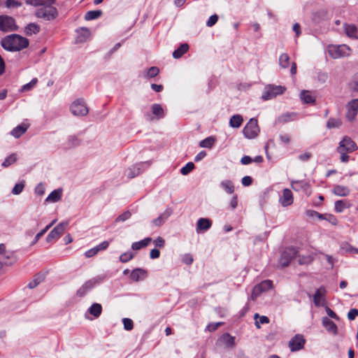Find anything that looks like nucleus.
<instances>
[{
    "mask_svg": "<svg viewBox=\"0 0 358 358\" xmlns=\"http://www.w3.org/2000/svg\"><path fill=\"white\" fill-rule=\"evenodd\" d=\"M358 316V310L355 308L351 309L348 313V318L350 320H353Z\"/></svg>",
    "mask_w": 358,
    "mask_h": 358,
    "instance_id": "nucleus-64",
    "label": "nucleus"
},
{
    "mask_svg": "<svg viewBox=\"0 0 358 358\" xmlns=\"http://www.w3.org/2000/svg\"><path fill=\"white\" fill-rule=\"evenodd\" d=\"M294 116V113H285V114H283L282 115H280L279 117H278V121L280 122H287L288 121H290V120H293V117Z\"/></svg>",
    "mask_w": 358,
    "mask_h": 358,
    "instance_id": "nucleus-53",
    "label": "nucleus"
},
{
    "mask_svg": "<svg viewBox=\"0 0 358 358\" xmlns=\"http://www.w3.org/2000/svg\"><path fill=\"white\" fill-rule=\"evenodd\" d=\"M17 157L15 153L11 154L2 163V166L6 168L12 165L17 161Z\"/></svg>",
    "mask_w": 358,
    "mask_h": 358,
    "instance_id": "nucleus-44",
    "label": "nucleus"
},
{
    "mask_svg": "<svg viewBox=\"0 0 358 358\" xmlns=\"http://www.w3.org/2000/svg\"><path fill=\"white\" fill-rule=\"evenodd\" d=\"M279 65L282 69H286L289 65V57L286 53H282L279 57Z\"/></svg>",
    "mask_w": 358,
    "mask_h": 358,
    "instance_id": "nucleus-41",
    "label": "nucleus"
},
{
    "mask_svg": "<svg viewBox=\"0 0 358 358\" xmlns=\"http://www.w3.org/2000/svg\"><path fill=\"white\" fill-rule=\"evenodd\" d=\"M152 112L157 119H161L164 116V111L160 104L155 103L152 106Z\"/></svg>",
    "mask_w": 358,
    "mask_h": 358,
    "instance_id": "nucleus-35",
    "label": "nucleus"
},
{
    "mask_svg": "<svg viewBox=\"0 0 358 358\" xmlns=\"http://www.w3.org/2000/svg\"><path fill=\"white\" fill-rule=\"evenodd\" d=\"M273 282L271 280H266L262 281L261 283H259L258 285L255 286L254 288L255 292H265L266 290H268L272 287Z\"/></svg>",
    "mask_w": 358,
    "mask_h": 358,
    "instance_id": "nucleus-28",
    "label": "nucleus"
},
{
    "mask_svg": "<svg viewBox=\"0 0 358 358\" xmlns=\"http://www.w3.org/2000/svg\"><path fill=\"white\" fill-rule=\"evenodd\" d=\"M347 112L345 117L349 121L355 120L358 112V99H352L346 106Z\"/></svg>",
    "mask_w": 358,
    "mask_h": 358,
    "instance_id": "nucleus-12",
    "label": "nucleus"
},
{
    "mask_svg": "<svg viewBox=\"0 0 358 358\" xmlns=\"http://www.w3.org/2000/svg\"><path fill=\"white\" fill-rule=\"evenodd\" d=\"M150 165V163L149 162L136 164L127 169V176L129 178H134L142 173Z\"/></svg>",
    "mask_w": 358,
    "mask_h": 358,
    "instance_id": "nucleus-9",
    "label": "nucleus"
},
{
    "mask_svg": "<svg viewBox=\"0 0 358 358\" xmlns=\"http://www.w3.org/2000/svg\"><path fill=\"white\" fill-rule=\"evenodd\" d=\"M27 4L41 6L36 12L37 17L43 18L45 20H54L57 15V10L52 5L55 0H26Z\"/></svg>",
    "mask_w": 358,
    "mask_h": 358,
    "instance_id": "nucleus-1",
    "label": "nucleus"
},
{
    "mask_svg": "<svg viewBox=\"0 0 358 358\" xmlns=\"http://www.w3.org/2000/svg\"><path fill=\"white\" fill-rule=\"evenodd\" d=\"M102 14L101 10H90L88 11L85 16V19L86 20H92L99 17Z\"/></svg>",
    "mask_w": 358,
    "mask_h": 358,
    "instance_id": "nucleus-45",
    "label": "nucleus"
},
{
    "mask_svg": "<svg viewBox=\"0 0 358 358\" xmlns=\"http://www.w3.org/2000/svg\"><path fill=\"white\" fill-rule=\"evenodd\" d=\"M122 322L124 324V328L127 331H131L134 328V322L132 320L129 318H124L122 320Z\"/></svg>",
    "mask_w": 358,
    "mask_h": 358,
    "instance_id": "nucleus-55",
    "label": "nucleus"
},
{
    "mask_svg": "<svg viewBox=\"0 0 358 358\" xmlns=\"http://www.w3.org/2000/svg\"><path fill=\"white\" fill-rule=\"evenodd\" d=\"M65 226L66 224L64 223H60L56 226L48 235L46 241L48 242H52L60 238L64 232Z\"/></svg>",
    "mask_w": 358,
    "mask_h": 358,
    "instance_id": "nucleus-15",
    "label": "nucleus"
},
{
    "mask_svg": "<svg viewBox=\"0 0 358 358\" xmlns=\"http://www.w3.org/2000/svg\"><path fill=\"white\" fill-rule=\"evenodd\" d=\"M350 207V203L346 200H338L335 202L334 209L337 213H342L345 208Z\"/></svg>",
    "mask_w": 358,
    "mask_h": 358,
    "instance_id": "nucleus-34",
    "label": "nucleus"
},
{
    "mask_svg": "<svg viewBox=\"0 0 358 358\" xmlns=\"http://www.w3.org/2000/svg\"><path fill=\"white\" fill-rule=\"evenodd\" d=\"M220 185L224 190V192L229 194H234L235 191L234 185L230 180H222Z\"/></svg>",
    "mask_w": 358,
    "mask_h": 358,
    "instance_id": "nucleus-30",
    "label": "nucleus"
},
{
    "mask_svg": "<svg viewBox=\"0 0 358 358\" xmlns=\"http://www.w3.org/2000/svg\"><path fill=\"white\" fill-rule=\"evenodd\" d=\"M24 187V181L17 183L13 188L12 193L15 195L20 194L23 191Z\"/></svg>",
    "mask_w": 358,
    "mask_h": 358,
    "instance_id": "nucleus-51",
    "label": "nucleus"
},
{
    "mask_svg": "<svg viewBox=\"0 0 358 358\" xmlns=\"http://www.w3.org/2000/svg\"><path fill=\"white\" fill-rule=\"evenodd\" d=\"M90 36V31L87 28H80L78 30V36H76L77 43H83Z\"/></svg>",
    "mask_w": 358,
    "mask_h": 358,
    "instance_id": "nucleus-24",
    "label": "nucleus"
},
{
    "mask_svg": "<svg viewBox=\"0 0 358 358\" xmlns=\"http://www.w3.org/2000/svg\"><path fill=\"white\" fill-rule=\"evenodd\" d=\"M44 279V275L43 274H36L33 280H31L28 286L30 289H33L34 287H36L41 282H42Z\"/></svg>",
    "mask_w": 358,
    "mask_h": 358,
    "instance_id": "nucleus-42",
    "label": "nucleus"
},
{
    "mask_svg": "<svg viewBox=\"0 0 358 358\" xmlns=\"http://www.w3.org/2000/svg\"><path fill=\"white\" fill-rule=\"evenodd\" d=\"M327 51L329 56L333 59H339L348 57L351 53V49L350 47L345 44L329 45L327 48Z\"/></svg>",
    "mask_w": 358,
    "mask_h": 358,
    "instance_id": "nucleus-4",
    "label": "nucleus"
},
{
    "mask_svg": "<svg viewBox=\"0 0 358 358\" xmlns=\"http://www.w3.org/2000/svg\"><path fill=\"white\" fill-rule=\"evenodd\" d=\"M2 47L9 51H19L29 45L27 38L17 34H11L1 41Z\"/></svg>",
    "mask_w": 358,
    "mask_h": 358,
    "instance_id": "nucleus-2",
    "label": "nucleus"
},
{
    "mask_svg": "<svg viewBox=\"0 0 358 358\" xmlns=\"http://www.w3.org/2000/svg\"><path fill=\"white\" fill-rule=\"evenodd\" d=\"M342 125L341 119L338 117H330L327 122L326 127L329 129H339Z\"/></svg>",
    "mask_w": 358,
    "mask_h": 358,
    "instance_id": "nucleus-26",
    "label": "nucleus"
},
{
    "mask_svg": "<svg viewBox=\"0 0 358 358\" xmlns=\"http://www.w3.org/2000/svg\"><path fill=\"white\" fill-rule=\"evenodd\" d=\"M222 339L223 342L228 346H233L235 344V338L229 334H225L222 336Z\"/></svg>",
    "mask_w": 358,
    "mask_h": 358,
    "instance_id": "nucleus-48",
    "label": "nucleus"
},
{
    "mask_svg": "<svg viewBox=\"0 0 358 358\" xmlns=\"http://www.w3.org/2000/svg\"><path fill=\"white\" fill-rule=\"evenodd\" d=\"M55 222V221H53L52 223L47 225L43 230L38 232L35 236L34 243H36L46 233V231L52 226V224Z\"/></svg>",
    "mask_w": 358,
    "mask_h": 358,
    "instance_id": "nucleus-52",
    "label": "nucleus"
},
{
    "mask_svg": "<svg viewBox=\"0 0 358 358\" xmlns=\"http://www.w3.org/2000/svg\"><path fill=\"white\" fill-rule=\"evenodd\" d=\"M349 86L351 90L358 92V73L355 75L353 80L350 83Z\"/></svg>",
    "mask_w": 358,
    "mask_h": 358,
    "instance_id": "nucleus-54",
    "label": "nucleus"
},
{
    "mask_svg": "<svg viewBox=\"0 0 358 358\" xmlns=\"http://www.w3.org/2000/svg\"><path fill=\"white\" fill-rule=\"evenodd\" d=\"M147 277V272L142 268H135L134 269L130 275L131 279L134 281H138L141 280H144Z\"/></svg>",
    "mask_w": 358,
    "mask_h": 358,
    "instance_id": "nucleus-21",
    "label": "nucleus"
},
{
    "mask_svg": "<svg viewBox=\"0 0 358 358\" xmlns=\"http://www.w3.org/2000/svg\"><path fill=\"white\" fill-rule=\"evenodd\" d=\"M171 210L170 209H166L164 213H162L158 217L154 219L151 224L155 227H160L162 226L166 220L169 218V217L171 215Z\"/></svg>",
    "mask_w": 358,
    "mask_h": 358,
    "instance_id": "nucleus-18",
    "label": "nucleus"
},
{
    "mask_svg": "<svg viewBox=\"0 0 358 358\" xmlns=\"http://www.w3.org/2000/svg\"><path fill=\"white\" fill-rule=\"evenodd\" d=\"M357 150V144L348 136H345L340 141L339 145L337 148V151L341 155V161L344 163L348 162L350 159L348 153H351Z\"/></svg>",
    "mask_w": 358,
    "mask_h": 358,
    "instance_id": "nucleus-3",
    "label": "nucleus"
},
{
    "mask_svg": "<svg viewBox=\"0 0 358 358\" xmlns=\"http://www.w3.org/2000/svg\"><path fill=\"white\" fill-rule=\"evenodd\" d=\"M188 44H181L180 46L173 52V57L175 59H179L188 50Z\"/></svg>",
    "mask_w": 358,
    "mask_h": 358,
    "instance_id": "nucleus-33",
    "label": "nucleus"
},
{
    "mask_svg": "<svg viewBox=\"0 0 358 358\" xmlns=\"http://www.w3.org/2000/svg\"><path fill=\"white\" fill-rule=\"evenodd\" d=\"M298 257H299L298 262L301 265L309 264L314 259V257H313V256L312 255H306V256H304V255H299Z\"/></svg>",
    "mask_w": 358,
    "mask_h": 358,
    "instance_id": "nucleus-43",
    "label": "nucleus"
},
{
    "mask_svg": "<svg viewBox=\"0 0 358 358\" xmlns=\"http://www.w3.org/2000/svg\"><path fill=\"white\" fill-rule=\"evenodd\" d=\"M215 142V138L213 136H210L205 138L204 140L201 141L199 145L202 148H211L214 145Z\"/></svg>",
    "mask_w": 358,
    "mask_h": 358,
    "instance_id": "nucleus-40",
    "label": "nucleus"
},
{
    "mask_svg": "<svg viewBox=\"0 0 358 358\" xmlns=\"http://www.w3.org/2000/svg\"><path fill=\"white\" fill-rule=\"evenodd\" d=\"M306 214L308 217H316L320 220H325L334 226L338 223L336 217L332 214H321L313 210H306Z\"/></svg>",
    "mask_w": 358,
    "mask_h": 358,
    "instance_id": "nucleus-11",
    "label": "nucleus"
},
{
    "mask_svg": "<svg viewBox=\"0 0 358 358\" xmlns=\"http://www.w3.org/2000/svg\"><path fill=\"white\" fill-rule=\"evenodd\" d=\"M102 278L98 276L94 278H92L87 281H86L77 291V296L80 297L84 296L87 294L91 289H92L95 285L100 283L102 281Z\"/></svg>",
    "mask_w": 358,
    "mask_h": 358,
    "instance_id": "nucleus-8",
    "label": "nucleus"
},
{
    "mask_svg": "<svg viewBox=\"0 0 358 358\" xmlns=\"http://www.w3.org/2000/svg\"><path fill=\"white\" fill-rule=\"evenodd\" d=\"M131 215V213L130 211L127 210L122 214H120L117 218L116 222H124L125 220H128Z\"/></svg>",
    "mask_w": 358,
    "mask_h": 358,
    "instance_id": "nucleus-56",
    "label": "nucleus"
},
{
    "mask_svg": "<svg viewBox=\"0 0 358 358\" xmlns=\"http://www.w3.org/2000/svg\"><path fill=\"white\" fill-rule=\"evenodd\" d=\"M212 222L207 218H200L198 220L196 223V231L200 233L201 231H207L210 228Z\"/></svg>",
    "mask_w": 358,
    "mask_h": 358,
    "instance_id": "nucleus-19",
    "label": "nucleus"
},
{
    "mask_svg": "<svg viewBox=\"0 0 358 358\" xmlns=\"http://www.w3.org/2000/svg\"><path fill=\"white\" fill-rule=\"evenodd\" d=\"M301 99L306 103H311L315 102V98L312 96L309 91L303 90L300 94Z\"/></svg>",
    "mask_w": 358,
    "mask_h": 358,
    "instance_id": "nucleus-38",
    "label": "nucleus"
},
{
    "mask_svg": "<svg viewBox=\"0 0 358 358\" xmlns=\"http://www.w3.org/2000/svg\"><path fill=\"white\" fill-rule=\"evenodd\" d=\"M238 206V196L236 194H234L230 202H229V208L231 210H235Z\"/></svg>",
    "mask_w": 358,
    "mask_h": 358,
    "instance_id": "nucleus-59",
    "label": "nucleus"
},
{
    "mask_svg": "<svg viewBox=\"0 0 358 358\" xmlns=\"http://www.w3.org/2000/svg\"><path fill=\"white\" fill-rule=\"evenodd\" d=\"M259 132L257 120L251 118L243 129V134H258Z\"/></svg>",
    "mask_w": 358,
    "mask_h": 358,
    "instance_id": "nucleus-17",
    "label": "nucleus"
},
{
    "mask_svg": "<svg viewBox=\"0 0 358 358\" xmlns=\"http://www.w3.org/2000/svg\"><path fill=\"white\" fill-rule=\"evenodd\" d=\"M194 169V164L192 162H188L185 166L180 169V173L183 176L189 173Z\"/></svg>",
    "mask_w": 358,
    "mask_h": 358,
    "instance_id": "nucleus-50",
    "label": "nucleus"
},
{
    "mask_svg": "<svg viewBox=\"0 0 358 358\" xmlns=\"http://www.w3.org/2000/svg\"><path fill=\"white\" fill-rule=\"evenodd\" d=\"M38 83V80L37 78H34L32 79L29 83L27 84H25L24 85L21 89H20V92H28V91H30L33 89V87L34 86H36V85Z\"/></svg>",
    "mask_w": 358,
    "mask_h": 358,
    "instance_id": "nucleus-47",
    "label": "nucleus"
},
{
    "mask_svg": "<svg viewBox=\"0 0 358 358\" xmlns=\"http://www.w3.org/2000/svg\"><path fill=\"white\" fill-rule=\"evenodd\" d=\"M327 11L324 9H321L314 13L313 15V20L315 23H319L322 20H324L327 18Z\"/></svg>",
    "mask_w": 358,
    "mask_h": 358,
    "instance_id": "nucleus-31",
    "label": "nucleus"
},
{
    "mask_svg": "<svg viewBox=\"0 0 358 358\" xmlns=\"http://www.w3.org/2000/svg\"><path fill=\"white\" fill-rule=\"evenodd\" d=\"M17 26L15 20L8 15L0 16V30L7 32L15 30Z\"/></svg>",
    "mask_w": 358,
    "mask_h": 358,
    "instance_id": "nucleus-10",
    "label": "nucleus"
},
{
    "mask_svg": "<svg viewBox=\"0 0 358 358\" xmlns=\"http://www.w3.org/2000/svg\"><path fill=\"white\" fill-rule=\"evenodd\" d=\"M294 201V196L289 189H284L282 195L279 198V202L283 207L291 206Z\"/></svg>",
    "mask_w": 358,
    "mask_h": 358,
    "instance_id": "nucleus-16",
    "label": "nucleus"
},
{
    "mask_svg": "<svg viewBox=\"0 0 358 358\" xmlns=\"http://www.w3.org/2000/svg\"><path fill=\"white\" fill-rule=\"evenodd\" d=\"M71 113L75 116H85L88 112V108L83 99L75 100L70 106Z\"/></svg>",
    "mask_w": 358,
    "mask_h": 358,
    "instance_id": "nucleus-6",
    "label": "nucleus"
},
{
    "mask_svg": "<svg viewBox=\"0 0 358 358\" xmlns=\"http://www.w3.org/2000/svg\"><path fill=\"white\" fill-rule=\"evenodd\" d=\"M345 34L351 38H357V29L354 24H345L343 25Z\"/></svg>",
    "mask_w": 358,
    "mask_h": 358,
    "instance_id": "nucleus-27",
    "label": "nucleus"
},
{
    "mask_svg": "<svg viewBox=\"0 0 358 358\" xmlns=\"http://www.w3.org/2000/svg\"><path fill=\"white\" fill-rule=\"evenodd\" d=\"M327 291L324 287L322 286L317 289L313 295V302L317 307L324 306L326 303L325 295Z\"/></svg>",
    "mask_w": 358,
    "mask_h": 358,
    "instance_id": "nucleus-14",
    "label": "nucleus"
},
{
    "mask_svg": "<svg viewBox=\"0 0 358 358\" xmlns=\"http://www.w3.org/2000/svg\"><path fill=\"white\" fill-rule=\"evenodd\" d=\"M22 3L16 0H6V6L7 8L20 7Z\"/></svg>",
    "mask_w": 358,
    "mask_h": 358,
    "instance_id": "nucleus-58",
    "label": "nucleus"
},
{
    "mask_svg": "<svg viewBox=\"0 0 358 358\" xmlns=\"http://www.w3.org/2000/svg\"><path fill=\"white\" fill-rule=\"evenodd\" d=\"M87 313L97 318L102 313V306L100 303H94L88 308Z\"/></svg>",
    "mask_w": 358,
    "mask_h": 358,
    "instance_id": "nucleus-29",
    "label": "nucleus"
},
{
    "mask_svg": "<svg viewBox=\"0 0 358 358\" xmlns=\"http://www.w3.org/2000/svg\"><path fill=\"white\" fill-rule=\"evenodd\" d=\"M255 320L259 318V320H256L255 325L257 329L260 328V324H268L269 323V319L266 316H259L258 313H256L254 316Z\"/></svg>",
    "mask_w": 358,
    "mask_h": 358,
    "instance_id": "nucleus-46",
    "label": "nucleus"
},
{
    "mask_svg": "<svg viewBox=\"0 0 358 358\" xmlns=\"http://www.w3.org/2000/svg\"><path fill=\"white\" fill-rule=\"evenodd\" d=\"M40 30V27L35 23H30L25 27V33L27 35H32L37 34Z\"/></svg>",
    "mask_w": 358,
    "mask_h": 358,
    "instance_id": "nucleus-39",
    "label": "nucleus"
},
{
    "mask_svg": "<svg viewBox=\"0 0 358 358\" xmlns=\"http://www.w3.org/2000/svg\"><path fill=\"white\" fill-rule=\"evenodd\" d=\"M152 240L151 238L148 237L140 241L134 242L131 244V249L133 250H139L147 247L152 242Z\"/></svg>",
    "mask_w": 358,
    "mask_h": 358,
    "instance_id": "nucleus-25",
    "label": "nucleus"
},
{
    "mask_svg": "<svg viewBox=\"0 0 358 358\" xmlns=\"http://www.w3.org/2000/svg\"><path fill=\"white\" fill-rule=\"evenodd\" d=\"M285 90L286 87L284 86L268 85L264 87L262 98L265 101L270 100L278 95L282 94Z\"/></svg>",
    "mask_w": 358,
    "mask_h": 358,
    "instance_id": "nucleus-5",
    "label": "nucleus"
},
{
    "mask_svg": "<svg viewBox=\"0 0 358 358\" xmlns=\"http://www.w3.org/2000/svg\"><path fill=\"white\" fill-rule=\"evenodd\" d=\"M217 20H218V16H217L216 14L213 15H211V16L209 17L208 20V21H207V22H206V25H207L208 27H213L214 24H216V22H217Z\"/></svg>",
    "mask_w": 358,
    "mask_h": 358,
    "instance_id": "nucleus-60",
    "label": "nucleus"
},
{
    "mask_svg": "<svg viewBox=\"0 0 358 358\" xmlns=\"http://www.w3.org/2000/svg\"><path fill=\"white\" fill-rule=\"evenodd\" d=\"M322 324L329 333L334 334V335L337 334V331H338L337 326L329 318H328L327 317H323L322 318Z\"/></svg>",
    "mask_w": 358,
    "mask_h": 358,
    "instance_id": "nucleus-20",
    "label": "nucleus"
},
{
    "mask_svg": "<svg viewBox=\"0 0 358 358\" xmlns=\"http://www.w3.org/2000/svg\"><path fill=\"white\" fill-rule=\"evenodd\" d=\"M154 243L156 247L162 248L164 247L165 241L163 238L159 236L154 241Z\"/></svg>",
    "mask_w": 358,
    "mask_h": 358,
    "instance_id": "nucleus-63",
    "label": "nucleus"
},
{
    "mask_svg": "<svg viewBox=\"0 0 358 358\" xmlns=\"http://www.w3.org/2000/svg\"><path fill=\"white\" fill-rule=\"evenodd\" d=\"M62 195V191L61 189H55L48 195L45 201L52 203L57 202L61 199Z\"/></svg>",
    "mask_w": 358,
    "mask_h": 358,
    "instance_id": "nucleus-32",
    "label": "nucleus"
},
{
    "mask_svg": "<svg viewBox=\"0 0 358 358\" xmlns=\"http://www.w3.org/2000/svg\"><path fill=\"white\" fill-rule=\"evenodd\" d=\"M182 262L185 264L190 265L193 262V257L190 254H185L182 257Z\"/></svg>",
    "mask_w": 358,
    "mask_h": 358,
    "instance_id": "nucleus-62",
    "label": "nucleus"
},
{
    "mask_svg": "<svg viewBox=\"0 0 358 358\" xmlns=\"http://www.w3.org/2000/svg\"><path fill=\"white\" fill-rule=\"evenodd\" d=\"M298 250L294 247L286 248L281 254L279 263L282 267L287 266L289 262L296 257Z\"/></svg>",
    "mask_w": 358,
    "mask_h": 358,
    "instance_id": "nucleus-7",
    "label": "nucleus"
},
{
    "mask_svg": "<svg viewBox=\"0 0 358 358\" xmlns=\"http://www.w3.org/2000/svg\"><path fill=\"white\" fill-rule=\"evenodd\" d=\"M35 193L42 196L45 193V186L43 183H39L35 188Z\"/></svg>",
    "mask_w": 358,
    "mask_h": 358,
    "instance_id": "nucleus-61",
    "label": "nucleus"
},
{
    "mask_svg": "<svg viewBox=\"0 0 358 358\" xmlns=\"http://www.w3.org/2000/svg\"><path fill=\"white\" fill-rule=\"evenodd\" d=\"M159 71L157 67L152 66L148 70L146 76L148 78H153L156 76L159 73Z\"/></svg>",
    "mask_w": 358,
    "mask_h": 358,
    "instance_id": "nucleus-57",
    "label": "nucleus"
},
{
    "mask_svg": "<svg viewBox=\"0 0 358 358\" xmlns=\"http://www.w3.org/2000/svg\"><path fill=\"white\" fill-rule=\"evenodd\" d=\"M333 193L339 196H346L349 195L350 190L348 187L336 185L334 187Z\"/></svg>",
    "mask_w": 358,
    "mask_h": 358,
    "instance_id": "nucleus-23",
    "label": "nucleus"
},
{
    "mask_svg": "<svg viewBox=\"0 0 358 358\" xmlns=\"http://www.w3.org/2000/svg\"><path fill=\"white\" fill-rule=\"evenodd\" d=\"M291 186L292 188L296 192H299L301 190L306 192L310 187L308 182L305 180L292 181Z\"/></svg>",
    "mask_w": 358,
    "mask_h": 358,
    "instance_id": "nucleus-22",
    "label": "nucleus"
},
{
    "mask_svg": "<svg viewBox=\"0 0 358 358\" xmlns=\"http://www.w3.org/2000/svg\"><path fill=\"white\" fill-rule=\"evenodd\" d=\"M305 343L306 340L303 336L302 335L297 334L290 340L289 342V347L292 352L298 351L303 348Z\"/></svg>",
    "mask_w": 358,
    "mask_h": 358,
    "instance_id": "nucleus-13",
    "label": "nucleus"
},
{
    "mask_svg": "<svg viewBox=\"0 0 358 358\" xmlns=\"http://www.w3.org/2000/svg\"><path fill=\"white\" fill-rule=\"evenodd\" d=\"M29 127V124L27 122H24L20 125L15 127L12 131L11 134H23L27 131Z\"/></svg>",
    "mask_w": 358,
    "mask_h": 358,
    "instance_id": "nucleus-36",
    "label": "nucleus"
},
{
    "mask_svg": "<svg viewBox=\"0 0 358 358\" xmlns=\"http://www.w3.org/2000/svg\"><path fill=\"white\" fill-rule=\"evenodd\" d=\"M243 121V120L241 115H234L231 117L229 124L231 127L238 128L242 124Z\"/></svg>",
    "mask_w": 358,
    "mask_h": 358,
    "instance_id": "nucleus-37",
    "label": "nucleus"
},
{
    "mask_svg": "<svg viewBox=\"0 0 358 358\" xmlns=\"http://www.w3.org/2000/svg\"><path fill=\"white\" fill-rule=\"evenodd\" d=\"M134 257V255L131 252L128 251L122 253L120 256V261L122 263H126L132 259Z\"/></svg>",
    "mask_w": 358,
    "mask_h": 358,
    "instance_id": "nucleus-49",
    "label": "nucleus"
}]
</instances>
